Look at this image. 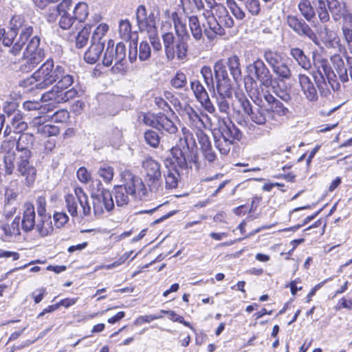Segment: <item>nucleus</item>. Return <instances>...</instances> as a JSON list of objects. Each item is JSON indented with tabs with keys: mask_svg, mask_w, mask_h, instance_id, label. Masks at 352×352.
<instances>
[{
	"mask_svg": "<svg viewBox=\"0 0 352 352\" xmlns=\"http://www.w3.org/2000/svg\"><path fill=\"white\" fill-rule=\"evenodd\" d=\"M35 138L32 133H22L16 143L14 139L2 142L1 152L4 154L3 162L6 175H12L16 168L19 175L24 178L25 184L31 186L36 177V169L30 162L31 149Z\"/></svg>",
	"mask_w": 352,
	"mask_h": 352,
	"instance_id": "1",
	"label": "nucleus"
},
{
	"mask_svg": "<svg viewBox=\"0 0 352 352\" xmlns=\"http://www.w3.org/2000/svg\"><path fill=\"white\" fill-rule=\"evenodd\" d=\"M216 89L213 90L212 98L220 113L228 115L229 100L232 98V87L227 70L222 60H217L213 66Z\"/></svg>",
	"mask_w": 352,
	"mask_h": 352,
	"instance_id": "2",
	"label": "nucleus"
},
{
	"mask_svg": "<svg viewBox=\"0 0 352 352\" xmlns=\"http://www.w3.org/2000/svg\"><path fill=\"white\" fill-rule=\"evenodd\" d=\"M18 31H20L19 37L10 50L11 53L14 55L21 52L28 38L32 34V27L26 23L24 18L20 15L14 16L10 20V30L7 32L0 27V43H1L5 46H10L13 43Z\"/></svg>",
	"mask_w": 352,
	"mask_h": 352,
	"instance_id": "3",
	"label": "nucleus"
},
{
	"mask_svg": "<svg viewBox=\"0 0 352 352\" xmlns=\"http://www.w3.org/2000/svg\"><path fill=\"white\" fill-rule=\"evenodd\" d=\"M60 65H54L52 58L47 59L32 75L20 82V85L36 89H45L56 82L57 69Z\"/></svg>",
	"mask_w": 352,
	"mask_h": 352,
	"instance_id": "4",
	"label": "nucleus"
},
{
	"mask_svg": "<svg viewBox=\"0 0 352 352\" xmlns=\"http://www.w3.org/2000/svg\"><path fill=\"white\" fill-rule=\"evenodd\" d=\"M65 204L68 212L72 217L80 215L83 217L91 213L88 196L80 187L75 188L74 195L65 196Z\"/></svg>",
	"mask_w": 352,
	"mask_h": 352,
	"instance_id": "5",
	"label": "nucleus"
},
{
	"mask_svg": "<svg viewBox=\"0 0 352 352\" xmlns=\"http://www.w3.org/2000/svg\"><path fill=\"white\" fill-rule=\"evenodd\" d=\"M126 46L120 42L116 47H113V42L109 40L107 44V47L105 50L102 63L104 66L109 67L114 63L112 70L115 73L124 72L125 69L126 64Z\"/></svg>",
	"mask_w": 352,
	"mask_h": 352,
	"instance_id": "6",
	"label": "nucleus"
},
{
	"mask_svg": "<svg viewBox=\"0 0 352 352\" xmlns=\"http://www.w3.org/2000/svg\"><path fill=\"white\" fill-rule=\"evenodd\" d=\"M142 168L145 173V180L151 191L161 192L163 189L160 164L151 157L142 162Z\"/></svg>",
	"mask_w": 352,
	"mask_h": 352,
	"instance_id": "7",
	"label": "nucleus"
},
{
	"mask_svg": "<svg viewBox=\"0 0 352 352\" xmlns=\"http://www.w3.org/2000/svg\"><path fill=\"white\" fill-rule=\"evenodd\" d=\"M263 58L276 75L286 80L292 77L287 59L282 53L267 49L263 52Z\"/></svg>",
	"mask_w": 352,
	"mask_h": 352,
	"instance_id": "8",
	"label": "nucleus"
},
{
	"mask_svg": "<svg viewBox=\"0 0 352 352\" xmlns=\"http://www.w3.org/2000/svg\"><path fill=\"white\" fill-rule=\"evenodd\" d=\"M170 153L172 158L166 162L172 166H177L181 169H187L189 164L195 162L196 158L186 139H180L179 144L172 148Z\"/></svg>",
	"mask_w": 352,
	"mask_h": 352,
	"instance_id": "9",
	"label": "nucleus"
},
{
	"mask_svg": "<svg viewBox=\"0 0 352 352\" xmlns=\"http://www.w3.org/2000/svg\"><path fill=\"white\" fill-rule=\"evenodd\" d=\"M137 25L140 32H146L150 35L157 34V21L158 14L148 12L145 6L140 5L135 11Z\"/></svg>",
	"mask_w": 352,
	"mask_h": 352,
	"instance_id": "10",
	"label": "nucleus"
},
{
	"mask_svg": "<svg viewBox=\"0 0 352 352\" xmlns=\"http://www.w3.org/2000/svg\"><path fill=\"white\" fill-rule=\"evenodd\" d=\"M124 179L123 186L128 190V193L131 194L133 199H142L147 193V190L142 179L136 175H133L130 172H126L122 175Z\"/></svg>",
	"mask_w": 352,
	"mask_h": 352,
	"instance_id": "11",
	"label": "nucleus"
},
{
	"mask_svg": "<svg viewBox=\"0 0 352 352\" xmlns=\"http://www.w3.org/2000/svg\"><path fill=\"white\" fill-rule=\"evenodd\" d=\"M93 210L95 215H102L104 210L111 211L114 208L112 195L109 190H102L100 193L91 192Z\"/></svg>",
	"mask_w": 352,
	"mask_h": 352,
	"instance_id": "12",
	"label": "nucleus"
},
{
	"mask_svg": "<svg viewBox=\"0 0 352 352\" xmlns=\"http://www.w3.org/2000/svg\"><path fill=\"white\" fill-rule=\"evenodd\" d=\"M287 23L299 36H305L312 41L314 44L320 46L318 37L302 19H300L296 16L289 15L287 17Z\"/></svg>",
	"mask_w": 352,
	"mask_h": 352,
	"instance_id": "13",
	"label": "nucleus"
},
{
	"mask_svg": "<svg viewBox=\"0 0 352 352\" xmlns=\"http://www.w3.org/2000/svg\"><path fill=\"white\" fill-rule=\"evenodd\" d=\"M190 89L196 100L201 104V107L209 113L216 115V108L210 100L208 94L201 82L198 80L191 81Z\"/></svg>",
	"mask_w": 352,
	"mask_h": 352,
	"instance_id": "14",
	"label": "nucleus"
},
{
	"mask_svg": "<svg viewBox=\"0 0 352 352\" xmlns=\"http://www.w3.org/2000/svg\"><path fill=\"white\" fill-rule=\"evenodd\" d=\"M314 65L316 69V72H315V74H313V77L318 89L320 93H322L327 87V82H325L324 75L332 69L327 59L320 56L314 59Z\"/></svg>",
	"mask_w": 352,
	"mask_h": 352,
	"instance_id": "15",
	"label": "nucleus"
},
{
	"mask_svg": "<svg viewBox=\"0 0 352 352\" xmlns=\"http://www.w3.org/2000/svg\"><path fill=\"white\" fill-rule=\"evenodd\" d=\"M202 16L206 19L208 25V28H205L204 33L210 41L214 40L217 36H223L226 34L223 28L214 16L212 10L206 9L203 12Z\"/></svg>",
	"mask_w": 352,
	"mask_h": 352,
	"instance_id": "16",
	"label": "nucleus"
},
{
	"mask_svg": "<svg viewBox=\"0 0 352 352\" xmlns=\"http://www.w3.org/2000/svg\"><path fill=\"white\" fill-rule=\"evenodd\" d=\"M298 80L305 98L311 102H316L318 99V91L311 79L307 75L300 73Z\"/></svg>",
	"mask_w": 352,
	"mask_h": 352,
	"instance_id": "17",
	"label": "nucleus"
},
{
	"mask_svg": "<svg viewBox=\"0 0 352 352\" xmlns=\"http://www.w3.org/2000/svg\"><path fill=\"white\" fill-rule=\"evenodd\" d=\"M249 68L254 69L256 80H258L262 85L266 87L272 85V75L262 60H256L249 66Z\"/></svg>",
	"mask_w": 352,
	"mask_h": 352,
	"instance_id": "18",
	"label": "nucleus"
},
{
	"mask_svg": "<svg viewBox=\"0 0 352 352\" xmlns=\"http://www.w3.org/2000/svg\"><path fill=\"white\" fill-rule=\"evenodd\" d=\"M319 41L322 42L327 48H336L340 45V39L337 32L324 25L318 31Z\"/></svg>",
	"mask_w": 352,
	"mask_h": 352,
	"instance_id": "19",
	"label": "nucleus"
},
{
	"mask_svg": "<svg viewBox=\"0 0 352 352\" xmlns=\"http://www.w3.org/2000/svg\"><path fill=\"white\" fill-rule=\"evenodd\" d=\"M36 213L34 205L32 203H25L23 206V218L21 220V228L23 231L29 232L34 229L36 226Z\"/></svg>",
	"mask_w": 352,
	"mask_h": 352,
	"instance_id": "20",
	"label": "nucleus"
},
{
	"mask_svg": "<svg viewBox=\"0 0 352 352\" xmlns=\"http://www.w3.org/2000/svg\"><path fill=\"white\" fill-rule=\"evenodd\" d=\"M182 115L188 120L190 125L195 126L197 129H201L204 126V121L201 116H204L203 113H199L190 104H185L182 108Z\"/></svg>",
	"mask_w": 352,
	"mask_h": 352,
	"instance_id": "21",
	"label": "nucleus"
},
{
	"mask_svg": "<svg viewBox=\"0 0 352 352\" xmlns=\"http://www.w3.org/2000/svg\"><path fill=\"white\" fill-rule=\"evenodd\" d=\"M217 133L219 137L230 140L232 142H234V140H239L241 137V133L232 123L227 124L224 121Z\"/></svg>",
	"mask_w": 352,
	"mask_h": 352,
	"instance_id": "22",
	"label": "nucleus"
},
{
	"mask_svg": "<svg viewBox=\"0 0 352 352\" xmlns=\"http://www.w3.org/2000/svg\"><path fill=\"white\" fill-rule=\"evenodd\" d=\"M34 228L41 237L52 234L54 227L51 217L50 215L38 217V221Z\"/></svg>",
	"mask_w": 352,
	"mask_h": 352,
	"instance_id": "23",
	"label": "nucleus"
},
{
	"mask_svg": "<svg viewBox=\"0 0 352 352\" xmlns=\"http://www.w3.org/2000/svg\"><path fill=\"white\" fill-rule=\"evenodd\" d=\"M55 85L60 88L67 89L74 81V76L71 74L65 67L60 65L57 69Z\"/></svg>",
	"mask_w": 352,
	"mask_h": 352,
	"instance_id": "24",
	"label": "nucleus"
},
{
	"mask_svg": "<svg viewBox=\"0 0 352 352\" xmlns=\"http://www.w3.org/2000/svg\"><path fill=\"white\" fill-rule=\"evenodd\" d=\"M289 54L296 61L297 64L303 69L309 71L311 68L309 58L305 55L302 50L298 47H292Z\"/></svg>",
	"mask_w": 352,
	"mask_h": 352,
	"instance_id": "25",
	"label": "nucleus"
},
{
	"mask_svg": "<svg viewBox=\"0 0 352 352\" xmlns=\"http://www.w3.org/2000/svg\"><path fill=\"white\" fill-rule=\"evenodd\" d=\"M166 167L167 170L164 174L165 187L167 189L175 188L178 185L179 173L176 167H168L167 162H166Z\"/></svg>",
	"mask_w": 352,
	"mask_h": 352,
	"instance_id": "26",
	"label": "nucleus"
},
{
	"mask_svg": "<svg viewBox=\"0 0 352 352\" xmlns=\"http://www.w3.org/2000/svg\"><path fill=\"white\" fill-rule=\"evenodd\" d=\"M331 61L340 80L343 82H347L349 80L347 70L342 57L339 54H335L331 57Z\"/></svg>",
	"mask_w": 352,
	"mask_h": 352,
	"instance_id": "27",
	"label": "nucleus"
},
{
	"mask_svg": "<svg viewBox=\"0 0 352 352\" xmlns=\"http://www.w3.org/2000/svg\"><path fill=\"white\" fill-rule=\"evenodd\" d=\"M328 9L334 21H337L342 17V13L347 8L345 2L338 0H326Z\"/></svg>",
	"mask_w": 352,
	"mask_h": 352,
	"instance_id": "28",
	"label": "nucleus"
},
{
	"mask_svg": "<svg viewBox=\"0 0 352 352\" xmlns=\"http://www.w3.org/2000/svg\"><path fill=\"white\" fill-rule=\"evenodd\" d=\"M104 49V43H93L85 54V60L89 64H94L98 60Z\"/></svg>",
	"mask_w": 352,
	"mask_h": 352,
	"instance_id": "29",
	"label": "nucleus"
},
{
	"mask_svg": "<svg viewBox=\"0 0 352 352\" xmlns=\"http://www.w3.org/2000/svg\"><path fill=\"white\" fill-rule=\"evenodd\" d=\"M113 193L118 206H124L129 203L131 194L128 193L123 184L115 186Z\"/></svg>",
	"mask_w": 352,
	"mask_h": 352,
	"instance_id": "30",
	"label": "nucleus"
},
{
	"mask_svg": "<svg viewBox=\"0 0 352 352\" xmlns=\"http://www.w3.org/2000/svg\"><path fill=\"white\" fill-rule=\"evenodd\" d=\"M224 63L228 65L230 74L232 76L233 78L235 80H237L241 76V64L239 61V58L236 55H232L228 58L227 61H225L221 59ZM226 67V66H225Z\"/></svg>",
	"mask_w": 352,
	"mask_h": 352,
	"instance_id": "31",
	"label": "nucleus"
},
{
	"mask_svg": "<svg viewBox=\"0 0 352 352\" xmlns=\"http://www.w3.org/2000/svg\"><path fill=\"white\" fill-rule=\"evenodd\" d=\"M162 40L166 58L168 60H173L174 59V46L176 42L173 34L171 32L164 34Z\"/></svg>",
	"mask_w": 352,
	"mask_h": 352,
	"instance_id": "32",
	"label": "nucleus"
},
{
	"mask_svg": "<svg viewBox=\"0 0 352 352\" xmlns=\"http://www.w3.org/2000/svg\"><path fill=\"white\" fill-rule=\"evenodd\" d=\"M170 17L174 23V27L179 38H184L188 37V31L185 21L179 16L177 12L171 13Z\"/></svg>",
	"mask_w": 352,
	"mask_h": 352,
	"instance_id": "33",
	"label": "nucleus"
},
{
	"mask_svg": "<svg viewBox=\"0 0 352 352\" xmlns=\"http://www.w3.org/2000/svg\"><path fill=\"white\" fill-rule=\"evenodd\" d=\"M62 89L58 86L54 85L51 90L45 92L42 95L41 100L43 102H52V103H61L62 102Z\"/></svg>",
	"mask_w": 352,
	"mask_h": 352,
	"instance_id": "34",
	"label": "nucleus"
},
{
	"mask_svg": "<svg viewBox=\"0 0 352 352\" xmlns=\"http://www.w3.org/2000/svg\"><path fill=\"white\" fill-rule=\"evenodd\" d=\"M188 21L189 28L193 38L197 41L203 40V32L198 17L197 16H191L189 17Z\"/></svg>",
	"mask_w": 352,
	"mask_h": 352,
	"instance_id": "35",
	"label": "nucleus"
},
{
	"mask_svg": "<svg viewBox=\"0 0 352 352\" xmlns=\"http://www.w3.org/2000/svg\"><path fill=\"white\" fill-rule=\"evenodd\" d=\"M298 8L307 21H310L314 18L316 15L315 10L309 0H300Z\"/></svg>",
	"mask_w": 352,
	"mask_h": 352,
	"instance_id": "36",
	"label": "nucleus"
},
{
	"mask_svg": "<svg viewBox=\"0 0 352 352\" xmlns=\"http://www.w3.org/2000/svg\"><path fill=\"white\" fill-rule=\"evenodd\" d=\"M157 129L164 130L170 134H175L177 131V127L173 122L164 114L160 113V122Z\"/></svg>",
	"mask_w": 352,
	"mask_h": 352,
	"instance_id": "37",
	"label": "nucleus"
},
{
	"mask_svg": "<svg viewBox=\"0 0 352 352\" xmlns=\"http://www.w3.org/2000/svg\"><path fill=\"white\" fill-rule=\"evenodd\" d=\"M11 127L16 133H21L28 128V124L23 120L22 114L20 111H17L11 119Z\"/></svg>",
	"mask_w": 352,
	"mask_h": 352,
	"instance_id": "38",
	"label": "nucleus"
},
{
	"mask_svg": "<svg viewBox=\"0 0 352 352\" xmlns=\"http://www.w3.org/2000/svg\"><path fill=\"white\" fill-rule=\"evenodd\" d=\"M75 20L79 22H84L88 16L89 10L88 6L84 2L78 3L74 10Z\"/></svg>",
	"mask_w": 352,
	"mask_h": 352,
	"instance_id": "39",
	"label": "nucleus"
},
{
	"mask_svg": "<svg viewBox=\"0 0 352 352\" xmlns=\"http://www.w3.org/2000/svg\"><path fill=\"white\" fill-rule=\"evenodd\" d=\"M266 113H269L268 109L262 107L257 108L256 110L252 111L249 116L251 120L257 124H264L266 121Z\"/></svg>",
	"mask_w": 352,
	"mask_h": 352,
	"instance_id": "40",
	"label": "nucleus"
},
{
	"mask_svg": "<svg viewBox=\"0 0 352 352\" xmlns=\"http://www.w3.org/2000/svg\"><path fill=\"white\" fill-rule=\"evenodd\" d=\"M187 54V43L184 38H179L175 43L174 58L177 56V59L183 60Z\"/></svg>",
	"mask_w": 352,
	"mask_h": 352,
	"instance_id": "41",
	"label": "nucleus"
},
{
	"mask_svg": "<svg viewBox=\"0 0 352 352\" xmlns=\"http://www.w3.org/2000/svg\"><path fill=\"white\" fill-rule=\"evenodd\" d=\"M215 146L223 155H226L229 153L231 148V146L233 142L230 140L223 139L218 136L217 133L214 134Z\"/></svg>",
	"mask_w": 352,
	"mask_h": 352,
	"instance_id": "42",
	"label": "nucleus"
},
{
	"mask_svg": "<svg viewBox=\"0 0 352 352\" xmlns=\"http://www.w3.org/2000/svg\"><path fill=\"white\" fill-rule=\"evenodd\" d=\"M200 73L204 80V82L206 86L209 89L212 88V90L215 89L216 86H214V80L210 67L206 65L203 66L201 68Z\"/></svg>",
	"mask_w": 352,
	"mask_h": 352,
	"instance_id": "43",
	"label": "nucleus"
},
{
	"mask_svg": "<svg viewBox=\"0 0 352 352\" xmlns=\"http://www.w3.org/2000/svg\"><path fill=\"white\" fill-rule=\"evenodd\" d=\"M19 223L20 217H16L10 225L3 227L5 234L10 236H19L21 234Z\"/></svg>",
	"mask_w": 352,
	"mask_h": 352,
	"instance_id": "44",
	"label": "nucleus"
},
{
	"mask_svg": "<svg viewBox=\"0 0 352 352\" xmlns=\"http://www.w3.org/2000/svg\"><path fill=\"white\" fill-rule=\"evenodd\" d=\"M109 30V25L106 23L100 24L94 30L91 42L104 43L102 38Z\"/></svg>",
	"mask_w": 352,
	"mask_h": 352,
	"instance_id": "45",
	"label": "nucleus"
},
{
	"mask_svg": "<svg viewBox=\"0 0 352 352\" xmlns=\"http://www.w3.org/2000/svg\"><path fill=\"white\" fill-rule=\"evenodd\" d=\"M138 58L141 61H145L149 59L151 55V50L149 43L143 41L140 42L138 47Z\"/></svg>",
	"mask_w": 352,
	"mask_h": 352,
	"instance_id": "46",
	"label": "nucleus"
},
{
	"mask_svg": "<svg viewBox=\"0 0 352 352\" xmlns=\"http://www.w3.org/2000/svg\"><path fill=\"white\" fill-rule=\"evenodd\" d=\"M227 4L232 14L238 20H243L245 16V13L243 9L238 6L234 0H227Z\"/></svg>",
	"mask_w": 352,
	"mask_h": 352,
	"instance_id": "47",
	"label": "nucleus"
},
{
	"mask_svg": "<svg viewBox=\"0 0 352 352\" xmlns=\"http://www.w3.org/2000/svg\"><path fill=\"white\" fill-rule=\"evenodd\" d=\"M171 85L175 89H182L187 84V78L184 73L177 72L170 80Z\"/></svg>",
	"mask_w": 352,
	"mask_h": 352,
	"instance_id": "48",
	"label": "nucleus"
},
{
	"mask_svg": "<svg viewBox=\"0 0 352 352\" xmlns=\"http://www.w3.org/2000/svg\"><path fill=\"white\" fill-rule=\"evenodd\" d=\"M131 25L129 20H122L119 23V34L122 39L131 38Z\"/></svg>",
	"mask_w": 352,
	"mask_h": 352,
	"instance_id": "49",
	"label": "nucleus"
},
{
	"mask_svg": "<svg viewBox=\"0 0 352 352\" xmlns=\"http://www.w3.org/2000/svg\"><path fill=\"white\" fill-rule=\"evenodd\" d=\"M245 8L253 16L258 15L261 12L259 0H244Z\"/></svg>",
	"mask_w": 352,
	"mask_h": 352,
	"instance_id": "50",
	"label": "nucleus"
},
{
	"mask_svg": "<svg viewBox=\"0 0 352 352\" xmlns=\"http://www.w3.org/2000/svg\"><path fill=\"white\" fill-rule=\"evenodd\" d=\"M267 109L269 113H272L278 116H284L289 113V109L279 100L274 103L271 107H267Z\"/></svg>",
	"mask_w": 352,
	"mask_h": 352,
	"instance_id": "51",
	"label": "nucleus"
},
{
	"mask_svg": "<svg viewBox=\"0 0 352 352\" xmlns=\"http://www.w3.org/2000/svg\"><path fill=\"white\" fill-rule=\"evenodd\" d=\"M144 139L146 142L153 148L157 147L160 144V136L153 130H147L144 133Z\"/></svg>",
	"mask_w": 352,
	"mask_h": 352,
	"instance_id": "52",
	"label": "nucleus"
},
{
	"mask_svg": "<svg viewBox=\"0 0 352 352\" xmlns=\"http://www.w3.org/2000/svg\"><path fill=\"white\" fill-rule=\"evenodd\" d=\"M42 114V116L34 117L30 122L31 126L35 129L37 132H38L40 129L42 128L50 120V116L45 115V113Z\"/></svg>",
	"mask_w": 352,
	"mask_h": 352,
	"instance_id": "53",
	"label": "nucleus"
},
{
	"mask_svg": "<svg viewBox=\"0 0 352 352\" xmlns=\"http://www.w3.org/2000/svg\"><path fill=\"white\" fill-rule=\"evenodd\" d=\"M23 107L26 111H41V113H45L46 107H43L40 102L36 100H27L23 102Z\"/></svg>",
	"mask_w": 352,
	"mask_h": 352,
	"instance_id": "54",
	"label": "nucleus"
},
{
	"mask_svg": "<svg viewBox=\"0 0 352 352\" xmlns=\"http://www.w3.org/2000/svg\"><path fill=\"white\" fill-rule=\"evenodd\" d=\"M98 174L107 183H110L113 177V168L111 166H102L98 170Z\"/></svg>",
	"mask_w": 352,
	"mask_h": 352,
	"instance_id": "55",
	"label": "nucleus"
},
{
	"mask_svg": "<svg viewBox=\"0 0 352 352\" xmlns=\"http://www.w3.org/2000/svg\"><path fill=\"white\" fill-rule=\"evenodd\" d=\"M59 19V26L63 30L70 29L75 22V19L70 14L58 15Z\"/></svg>",
	"mask_w": 352,
	"mask_h": 352,
	"instance_id": "56",
	"label": "nucleus"
},
{
	"mask_svg": "<svg viewBox=\"0 0 352 352\" xmlns=\"http://www.w3.org/2000/svg\"><path fill=\"white\" fill-rule=\"evenodd\" d=\"M39 45L40 38L36 36H34L27 45L23 54L33 53L38 51H44L42 48L39 47Z\"/></svg>",
	"mask_w": 352,
	"mask_h": 352,
	"instance_id": "57",
	"label": "nucleus"
},
{
	"mask_svg": "<svg viewBox=\"0 0 352 352\" xmlns=\"http://www.w3.org/2000/svg\"><path fill=\"white\" fill-rule=\"evenodd\" d=\"M160 118V113L159 114H153V113H146L144 116L143 121L144 122L150 126L157 129L159 124Z\"/></svg>",
	"mask_w": 352,
	"mask_h": 352,
	"instance_id": "58",
	"label": "nucleus"
},
{
	"mask_svg": "<svg viewBox=\"0 0 352 352\" xmlns=\"http://www.w3.org/2000/svg\"><path fill=\"white\" fill-rule=\"evenodd\" d=\"M38 65L33 62V60L23 54V60L20 65V70L22 72H29L32 70L34 67H36Z\"/></svg>",
	"mask_w": 352,
	"mask_h": 352,
	"instance_id": "59",
	"label": "nucleus"
},
{
	"mask_svg": "<svg viewBox=\"0 0 352 352\" xmlns=\"http://www.w3.org/2000/svg\"><path fill=\"white\" fill-rule=\"evenodd\" d=\"M342 36L347 50L352 54V29H342Z\"/></svg>",
	"mask_w": 352,
	"mask_h": 352,
	"instance_id": "60",
	"label": "nucleus"
},
{
	"mask_svg": "<svg viewBox=\"0 0 352 352\" xmlns=\"http://www.w3.org/2000/svg\"><path fill=\"white\" fill-rule=\"evenodd\" d=\"M197 140L201 146V149L206 148L211 145V142L209 137L201 129H198L196 133Z\"/></svg>",
	"mask_w": 352,
	"mask_h": 352,
	"instance_id": "61",
	"label": "nucleus"
},
{
	"mask_svg": "<svg viewBox=\"0 0 352 352\" xmlns=\"http://www.w3.org/2000/svg\"><path fill=\"white\" fill-rule=\"evenodd\" d=\"M37 133L45 136H52L58 134L59 129L54 125L46 123Z\"/></svg>",
	"mask_w": 352,
	"mask_h": 352,
	"instance_id": "62",
	"label": "nucleus"
},
{
	"mask_svg": "<svg viewBox=\"0 0 352 352\" xmlns=\"http://www.w3.org/2000/svg\"><path fill=\"white\" fill-rule=\"evenodd\" d=\"M53 219L57 228L63 227L69 221V217L65 212H55Z\"/></svg>",
	"mask_w": 352,
	"mask_h": 352,
	"instance_id": "63",
	"label": "nucleus"
},
{
	"mask_svg": "<svg viewBox=\"0 0 352 352\" xmlns=\"http://www.w3.org/2000/svg\"><path fill=\"white\" fill-rule=\"evenodd\" d=\"M89 39V32L85 28L82 30L76 36V45L78 48H82Z\"/></svg>",
	"mask_w": 352,
	"mask_h": 352,
	"instance_id": "64",
	"label": "nucleus"
}]
</instances>
